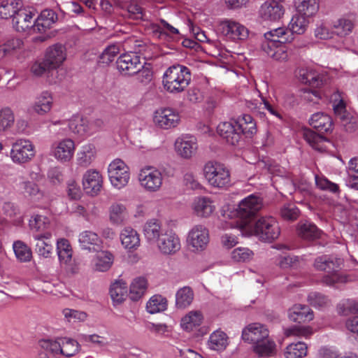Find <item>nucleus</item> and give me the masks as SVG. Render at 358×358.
<instances>
[{
    "instance_id": "nucleus-1",
    "label": "nucleus",
    "mask_w": 358,
    "mask_h": 358,
    "mask_svg": "<svg viewBox=\"0 0 358 358\" xmlns=\"http://www.w3.org/2000/svg\"><path fill=\"white\" fill-rule=\"evenodd\" d=\"M243 234L254 236L263 242H271L278 238L280 229L276 219L271 215L261 216L253 224L244 221L236 225Z\"/></svg>"
},
{
    "instance_id": "nucleus-2",
    "label": "nucleus",
    "mask_w": 358,
    "mask_h": 358,
    "mask_svg": "<svg viewBox=\"0 0 358 358\" xmlns=\"http://www.w3.org/2000/svg\"><path fill=\"white\" fill-rule=\"evenodd\" d=\"M191 81L189 69L182 65H173L164 73L162 84L164 89L173 94H180L185 90Z\"/></svg>"
},
{
    "instance_id": "nucleus-3",
    "label": "nucleus",
    "mask_w": 358,
    "mask_h": 358,
    "mask_svg": "<svg viewBox=\"0 0 358 358\" xmlns=\"http://www.w3.org/2000/svg\"><path fill=\"white\" fill-rule=\"evenodd\" d=\"M343 264L341 258L322 255L315 259L314 267L319 271H324L329 273L324 276L323 282L327 285H334L338 283L347 282L348 277L338 273Z\"/></svg>"
},
{
    "instance_id": "nucleus-4",
    "label": "nucleus",
    "mask_w": 358,
    "mask_h": 358,
    "mask_svg": "<svg viewBox=\"0 0 358 358\" xmlns=\"http://www.w3.org/2000/svg\"><path fill=\"white\" fill-rule=\"evenodd\" d=\"M263 202L262 198L255 195L250 194L243 199L238 203V208L234 210H227L223 214L225 218L233 219L238 217L240 221L232 222L229 224L230 228H236V225L244 221H248V219L255 216L262 208Z\"/></svg>"
},
{
    "instance_id": "nucleus-5",
    "label": "nucleus",
    "mask_w": 358,
    "mask_h": 358,
    "mask_svg": "<svg viewBox=\"0 0 358 358\" xmlns=\"http://www.w3.org/2000/svg\"><path fill=\"white\" fill-rule=\"evenodd\" d=\"M203 175L208 184L215 188L227 189L231 186V174L227 166L217 161H208L203 168Z\"/></svg>"
},
{
    "instance_id": "nucleus-6",
    "label": "nucleus",
    "mask_w": 358,
    "mask_h": 358,
    "mask_svg": "<svg viewBox=\"0 0 358 358\" xmlns=\"http://www.w3.org/2000/svg\"><path fill=\"white\" fill-rule=\"evenodd\" d=\"M103 122L99 120L90 121L78 115L73 116L69 122L66 120H56L52 122L53 126H66L70 131L80 137L87 138L98 131Z\"/></svg>"
},
{
    "instance_id": "nucleus-7",
    "label": "nucleus",
    "mask_w": 358,
    "mask_h": 358,
    "mask_svg": "<svg viewBox=\"0 0 358 358\" xmlns=\"http://www.w3.org/2000/svg\"><path fill=\"white\" fill-rule=\"evenodd\" d=\"M41 348L50 352L54 357L62 355L71 357L80 350L79 343L69 337H59L55 340H44L41 343Z\"/></svg>"
},
{
    "instance_id": "nucleus-8",
    "label": "nucleus",
    "mask_w": 358,
    "mask_h": 358,
    "mask_svg": "<svg viewBox=\"0 0 358 358\" xmlns=\"http://www.w3.org/2000/svg\"><path fill=\"white\" fill-rule=\"evenodd\" d=\"M163 180L162 172L153 166H144L138 173V181L140 186L148 192H159L162 187Z\"/></svg>"
},
{
    "instance_id": "nucleus-9",
    "label": "nucleus",
    "mask_w": 358,
    "mask_h": 358,
    "mask_svg": "<svg viewBox=\"0 0 358 358\" xmlns=\"http://www.w3.org/2000/svg\"><path fill=\"white\" fill-rule=\"evenodd\" d=\"M186 243L193 253L201 254L206 250L210 243L208 229L201 224L193 226L187 233Z\"/></svg>"
},
{
    "instance_id": "nucleus-10",
    "label": "nucleus",
    "mask_w": 358,
    "mask_h": 358,
    "mask_svg": "<svg viewBox=\"0 0 358 358\" xmlns=\"http://www.w3.org/2000/svg\"><path fill=\"white\" fill-rule=\"evenodd\" d=\"M76 143L71 138H63L52 143L50 155L61 164L69 163L73 159Z\"/></svg>"
},
{
    "instance_id": "nucleus-11",
    "label": "nucleus",
    "mask_w": 358,
    "mask_h": 358,
    "mask_svg": "<svg viewBox=\"0 0 358 358\" xmlns=\"http://www.w3.org/2000/svg\"><path fill=\"white\" fill-rule=\"evenodd\" d=\"M108 174L111 185L117 189L126 187L130 180L129 168L120 159H115L109 164Z\"/></svg>"
},
{
    "instance_id": "nucleus-12",
    "label": "nucleus",
    "mask_w": 358,
    "mask_h": 358,
    "mask_svg": "<svg viewBox=\"0 0 358 358\" xmlns=\"http://www.w3.org/2000/svg\"><path fill=\"white\" fill-rule=\"evenodd\" d=\"M220 34L227 41L239 42L246 40L249 30L246 27L233 19H224L219 24Z\"/></svg>"
},
{
    "instance_id": "nucleus-13",
    "label": "nucleus",
    "mask_w": 358,
    "mask_h": 358,
    "mask_svg": "<svg viewBox=\"0 0 358 358\" xmlns=\"http://www.w3.org/2000/svg\"><path fill=\"white\" fill-rule=\"evenodd\" d=\"M35 15V11L30 8H20L13 18V27L17 31L29 35L37 33Z\"/></svg>"
},
{
    "instance_id": "nucleus-14",
    "label": "nucleus",
    "mask_w": 358,
    "mask_h": 358,
    "mask_svg": "<svg viewBox=\"0 0 358 358\" xmlns=\"http://www.w3.org/2000/svg\"><path fill=\"white\" fill-rule=\"evenodd\" d=\"M152 120L156 127L167 130L176 128L180 124V115L173 108H162L154 112Z\"/></svg>"
},
{
    "instance_id": "nucleus-15",
    "label": "nucleus",
    "mask_w": 358,
    "mask_h": 358,
    "mask_svg": "<svg viewBox=\"0 0 358 358\" xmlns=\"http://www.w3.org/2000/svg\"><path fill=\"white\" fill-rule=\"evenodd\" d=\"M35 156V147L27 139H17L12 145L10 157L13 162L23 164L29 162Z\"/></svg>"
},
{
    "instance_id": "nucleus-16",
    "label": "nucleus",
    "mask_w": 358,
    "mask_h": 358,
    "mask_svg": "<svg viewBox=\"0 0 358 358\" xmlns=\"http://www.w3.org/2000/svg\"><path fill=\"white\" fill-rule=\"evenodd\" d=\"M198 148L196 138L189 134H182L174 142L176 153L184 159H190L196 155Z\"/></svg>"
},
{
    "instance_id": "nucleus-17",
    "label": "nucleus",
    "mask_w": 358,
    "mask_h": 358,
    "mask_svg": "<svg viewBox=\"0 0 358 358\" xmlns=\"http://www.w3.org/2000/svg\"><path fill=\"white\" fill-rule=\"evenodd\" d=\"M160 253L165 255L176 254L181 248L179 236L173 231H165L155 243Z\"/></svg>"
},
{
    "instance_id": "nucleus-18",
    "label": "nucleus",
    "mask_w": 358,
    "mask_h": 358,
    "mask_svg": "<svg viewBox=\"0 0 358 358\" xmlns=\"http://www.w3.org/2000/svg\"><path fill=\"white\" fill-rule=\"evenodd\" d=\"M20 185L23 194L32 202L43 208L49 205L50 202L49 195L41 189L36 183L26 180L22 182Z\"/></svg>"
},
{
    "instance_id": "nucleus-19",
    "label": "nucleus",
    "mask_w": 358,
    "mask_h": 358,
    "mask_svg": "<svg viewBox=\"0 0 358 358\" xmlns=\"http://www.w3.org/2000/svg\"><path fill=\"white\" fill-rule=\"evenodd\" d=\"M54 106V99L52 93L45 90L39 93L34 103L29 107V113L38 116H45L49 114Z\"/></svg>"
},
{
    "instance_id": "nucleus-20",
    "label": "nucleus",
    "mask_w": 358,
    "mask_h": 358,
    "mask_svg": "<svg viewBox=\"0 0 358 358\" xmlns=\"http://www.w3.org/2000/svg\"><path fill=\"white\" fill-rule=\"evenodd\" d=\"M83 187L87 194L96 196L103 187V176L96 169H88L83 176Z\"/></svg>"
},
{
    "instance_id": "nucleus-21",
    "label": "nucleus",
    "mask_w": 358,
    "mask_h": 358,
    "mask_svg": "<svg viewBox=\"0 0 358 358\" xmlns=\"http://www.w3.org/2000/svg\"><path fill=\"white\" fill-rule=\"evenodd\" d=\"M357 22V15L354 13H348L341 15L332 22L335 35L345 38L352 33Z\"/></svg>"
},
{
    "instance_id": "nucleus-22",
    "label": "nucleus",
    "mask_w": 358,
    "mask_h": 358,
    "mask_svg": "<svg viewBox=\"0 0 358 358\" xmlns=\"http://www.w3.org/2000/svg\"><path fill=\"white\" fill-rule=\"evenodd\" d=\"M116 64L119 71L122 74L127 76L136 74L142 68L140 57L134 52L120 55Z\"/></svg>"
},
{
    "instance_id": "nucleus-23",
    "label": "nucleus",
    "mask_w": 358,
    "mask_h": 358,
    "mask_svg": "<svg viewBox=\"0 0 358 358\" xmlns=\"http://www.w3.org/2000/svg\"><path fill=\"white\" fill-rule=\"evenodd\" d=\"M191 208L195 216L200 218H208L214 213L217 207L211 198L199 196L193 199Z\"/></svg>"
},
{
    "instance_id": "nucleus-24",
    "label": "nucleus",
    "mask_w": 358,
    "mask_h": 358,
    "mask_svg": "<svg viewBox=\"0 0 358 358\" xmlns=\"http://www.w3.org/2000/svg\"><path fill=\"white\" fill-rule=\"evenodd\" d=\"M332 106L335 115L341 120L346 131L351 133L355 131L358 127L357 120L347 112L345 100L339 99L338 101L333 103Z\"/></svg>"
},
{
    "instance_id": "nucleus-25",
    "label": "nucleus",
    "mask_w": 358,
    "mask_h": 358,
    "mask_svg": "<svg viewBox=\"0 0 358 358\" xmlns=\"http://www.w3.org/2000/svg\"><path fill=\"white\" fill-rule=\"evenodd\" d=\"M44 59L46 65L56 69L60 67L66 59V49L62 44L56 43L48 47L45 51Z\"/></svg>"
},
{
    "instance_id": "nucleus-26",
    "label": "nucleus",
    "mask_w": 358,
    "mask_h": 358,
    "mask_svg": "<svg viewBox=\"0 0 358 358\" xmlns=\"http://www.w3.org/2000/svg\"><path fill=\"white\" fill-rule=\"evenodd\" d=\"M150 30L155 37L161 40L169 41L178 38L180 36L178 29L164 19H160L157 22L152 23Z\"/></svg>"
},
{
    "instance_id": "nucleus-27",
    "label": "nucleus",
    "mask_w": 358,
    "mask_h": 358,
    "mask_svg": "<svg viewBox=\"0 0 358 358\" xmlns=\"http://www.w3.org/2000/svg\"><path fill=\"white\" fill-rule=\"evenodd\" d=\"M295 75L301 83L313 87H321L327 83V78L323 74L318 73L311 68H299L296 70Z\"/></svg>"
},
{
    "instance_id": "nucleus-28",
    "label": "nucleus",
    "mask_w": 358,
    "mask_h": 358,
    "mask_svg": "<svg viewBox=\"0 0 358 358\" xmlns=\"http://www.w3.org/2000/svg\"><path fill=\"white\" fill-rule=\"evenodd\" d=\"M269 331L267 327L259 322H254L247 325L242 331V339L252 345L259 341L267 338Z\"/></svg>"
},
{
    "instance_id": "nucleus-29",
    "label": "nucleus",
    "mask_w": 358,
    "mask_h": 358,
    "mask_svg": "<svg viewBox=\"0 0 358 358\" xmlns=\"http://www.w3.org/2000/svg\"><path fill=\"white\" fill-rule=\"evenodd\" d=\"M52 231L34 234L33 238L36 243V252L43 258H50L53 253V245L51 241Z\"/></svg>"
},
{
    "instance_id": "nucleus-30",
    "label": "nucleus",
    "mask_w": 358,
    "mask_h": 358,
    "mask_svg": "<svg viewBox=\"0 0 358 358\" xmlns=\"http://www.w3.org/2000/svg\"><path fill=\"white\" fill-rule=\"evenodd\" d=\"M114 259V255L111 252L100 250L93 256L90 267L94 272H106L112 267Z\"/></svg>"
},
{
    "instance_id": "nucleus-31",
    "label": "nucleus",
    "mask_w": 358,
    "mask_h": 358,
    "mask_svg": "<svg viewBox=\"0 0 358 358\" xmlns=\"http://www.w3.org/2000/svg\"><path fill=\"white\" fill-rule=\"evenodd\" d=\"M97 149L94 144L87 143L82 145L76 153V164L82 168H87L96 160Z\"/></svg>"
},
{
    "instance_id": "nucleus-32",
    "label": "nucleus",
    "mask_w": 358,
    "mask_h": 358,
    "mask_svg": "<svg viewBox=\"0 0 358 358\" xmlns=\"http://www.w3.org/2000/svg\"><path fill=\"white\" fill-rule=\"evenodd\" d=\"M217 131L218 134L229 144L235 145L241 141V134L238 128L236 127V121L220 123L217 127Z\"/></svg>"
},
{
    "instance_id": "nucleus-33",
    "label": "nucleus",
    "mask_w": 358,
    "mask_h": 358,
    "mask_svg": "<svg viewBox=\"0 0 358 358\" xmlns=\"http://www.w3.org/2000/svg\"><path fill=\"white\" fill-rule=\"evenodd\" d=\"M108 220L115 226L123 225L129 218V211L127 206L121 202H113L108 210Z\"/></svg>"
},
{
    "instance_id": "nucleus-34",
    "label": "nucleus",
    "mask_w": 358,
    "mask_h": 358,
    "mask_svg": "<svg viewBox=\"0 0 358 358\" xmlns=\"http://www.w3.org/2000/svg\"><path fill=\"white\" fill-rule=\"evenodd\" d=\"M285 13V8L282 4L274 1H266L260 7L259 15L264 20H279Z\"/></svg>"
},
{
    "instance_id": "nucleus-35",
    "label": "nucleus",
    "mask_w": 358,
    "mask_h": 358,
    "mask_svg": "<svg viewBox=\"0 0 358 358\" xmlns=\"http://www.w3.org/2000/svg\"><path fill=\"white\" fill-rule=\"evenodd\" d=\"M120 239L123 248L127 251L136 250L141 245L140 236L136 230L126 227L120 234Z\"/></svg>"
},
{
    "instance_id": "nucleus-36",
    "label": "nucleus",
    "mask_w": 358,
    "mask_h": 358,
    "mask_svg": "<svg viewBox=\"0 0 358 358\" xmlns=\"http://www.w3.org/2000/svg\"><path fill=\"white\" fill-rule=\"evenodd\" d=\"M117 6L124 12V16L133 20H143L145 17L143 8L136 0H118Z\"/></svg>"
},
{
    "instance_id": "nucleus-37",
    "label": "nucleus",
    "mask_w": 358,
    "mask_h": 358,
    "mask_svg": "<svg viewBox=\"0 0 358 358\" xmlns=\"http://www.w3.org/2000/svg\"><path fill=\"white\" fill-rule=\"evenodd\" d=\"M264 51L271 58L280 63H285L289 59V53L287 48L280 43H263Z\"/></svg>"
},
{
    "instance_id": "nucleus-38",
    "label": "nucleus",
    "mask_w": 358,
    "mask_h": 358,
    "mask_svg": "<svg viewBox=\"0 0 358 358\" xmlns=\"http://www.w3.org/2000/svg\"><path fill=\"white\" fill-rule=\"evenodd\" d=\"M288 317L292 321L300 323L313 320L314 315L308 306L295 304L289 309Z\"/></svg>"
},
{
    "instance_id": "nucleus-39",
    "label": "nucleus",
    "mask_w": 358,
    "mask_h": 358,
    "mask_svg": "<svg viewBox=\"0 0 358 358\" xmlns=\"http://www.w3.org/2000/svg\"><path fill=\"white\" fill-rule=\"evenodd\" d=\"M203 320V315L200 310H191L181 318L180 327L184 331L191 332L200 327Z\"/></svg>"
},
{
    "instance_id": "nucleus-40",
    "label": "nucleus",
    "mask_w": 358,
    "mask_h": 358,
    "mask_svg": "<svg viewBox=\"0 0 358 358\" xmlns=\"http://www.w3.org/2000/svg\"><path fill=\"white\" fill-rule=\"evenodd\" d=\"M266 41L264 43H289L293 40V36L285 27H278L264 34Z\"/></svg>"
},
{
    "instance_id": "nucleus-41",
    "label": "nucleus",
    "mask_w": 358,
    "mask_h": 358,
    "mask_svg": "<svg viewBox=\"0 0 358 358\" xmlns=\"http://www.w3.org/2000/svg\"><path fill=\"white\" fill-rule=\"evenodd\" d=\"M309 123L320 132H329L333 130L331 117L322 112L313 114L309 119Z\"/></svg>"
},
{
    "instance_id": "nucleus-42",
    "label": "nucleus",
    "mask_w": 358,
    "mask_h": 358,
    "mask_svg": "<svg viewBox=\"0 0 358 358\" xmlns=\"http://www.w3.org/2000/svg\"><path fill=\"white\" fill-rule=\"evenodd\" d=\"M164 231L162 229L160 222L157 220H150L143 226L144 236L146 241L151 244L155 243Z\"/></svg>"
},
{
    "instance_id": "nucleus-43",
    "label": "nucleus",
    "mask_w": 358,
    "mask_h": 358,
    "mask_svg": "<svg viewBox=\"0 0 358 358\" xmlns=\"http://www.w3.org/2000/svg\"><path fill=\"white\" fill-rule=\"evenodd\" d=\"M236 122V127L240 131L241 138H242V134L250 138L257 133L256 122L250 115H243L237 119Z\"/></svg>"
},
{
    "instance_id": "nucleus-44",
    "label": "nucleus",
    "mask_w": 358,
    "mask_h": 358,
    "mask_svg": "<svg viewBox=\"0 0 358 358\" xmlns=\"http://www.w3.org/2000/svg\"><path fill=\"white\" fill-rule=\"evenodd\" d=\"M207 345L210 350L223 351L229 345V337L224 331L215 330L210 335Z\"/></svg>"
},
{
    "instance_id": "nucleus-45",
    "label": "nucleus",
    "mask_w": 358,
    "mask_h": 358,
    "mask_svg": "<svg viewBox=\"0 0 358 358\" xmlns=\"http://www.w3.org/2000/svg\"><path fill=\"white\" fill-rule=\"evenodd\" d=\"M110 295L115 303H121L128 296L127 282L122 279L116 280L110 287Z\"/></svg>"
},
{
    "instance_id": "nucleus-46",
    "label": "nucleus",
    "mask_w": 358,
    "mask_h": 358,
    "mask_svg": "<svg viewBox=\"0 0 358 358\" xmlns=\"http://www.w3.org/2000/svg\"><path fill=\"white\" fill-rule=\"evenodd\" d=\"M296 13L312 17L319 10L318 0H294Z\"/></svg>"
},
{
    "instance_id": "nucleus-47",
    "label": "nucleus",
    "mask_w": 358,
    "mask_h": 358,
    "mask_svg": "<svg viewBox=\"0 0 358 358\" xmlns=\"http://www.w3.org/2000/svg\"><path fill=\"white\" fill-rule=\"evenodd\" d=\"M56 20L57 15L52 10L45 9L43 10L40 15L35 19L37 33L45 32L50 28Z\"/></svg>"
},
{
    "instance_id": "nucleus-48",
    "label": "nucleus",
    "mask_w": 358,
    "mask_h": 358,
    "mask_svg": "<svg viewBox=\"0 0 358 358\" xmlns=\"http://www.w3.org/2000/svg\"><path fill=\"white\" fill-rule=\"evenodd\" d=\"M275 343L270 338H264L252 345V350L259 357H269L274 354Z\"/></svg>"
},
{
    "instance_id": "nucleus-49",
    "label": "nucleus",
    "mask_w": 358,
    "mask_h": 358,
    "mask_svg": "<svg viewBox=\"0 0 358 358\" xmlns=\"http://www.w3.org/2000/svg\"><path fill=\"white\" fill-rule=\"evenodd\" d=\"M309 17L296 13L294 15L288 24V29L293 35V34H303L306 31L310 23Z\"/></svg>"
},
{
    "instance_id": "nucleus-50",
    "label": "nucleus",
    "mask_w": 358,
    "mask_h": 358,
    "mask_svg": "<svg viewBox=\"0 0 358 358\" xmlns=\"http://www.w3.org/2000/svg\"><path fill=\"white\" fill-rule=\"evenodd\" d=\"M194 294L190 287L180 288L176 294V306L178 309H185L192 303Z\"/></svg>"
},
{
    "instance_id": "nucleus-51",
    "label": "nucleus",
    "mask_w": 358,
    "mask_h": 358,
    "mask_svg": "<svg viewBox=\"0 0 358 358\" xmlns=\"http://www.w3.org/2000/svg\"><path fill=\"white\" fill-rule=\"evenodd\" d=\"M303 136L313 149L320 152L326 150L327 139L321 135L316 134L310 129H305L303 131Z\"/></svg>"
},
{
    "instance_id": "nucleus-52",
    "label": "nucleus",
    "mask_w": 358,
    "mask_h": 358,
    "mask_svg": "<svg viewBox=\"0 0 358 358\" xmlns=\"http://www.w3.org/2000/svg\"><path fill=\"white\" fill-rule=\"evenodd\" d=\"M148 288V281L143 277L134 278L129 287V297L132 301H138L145 293Z\"/></svg>"
},
{
    "instance_id": "nucleus-53",
    "label": "nucleus",
    "mask_w": 358,
    "mask_h": 358,
    "mask_svg": "<svg viewBox=\"0 0 358 358\" xmlns=\"http://www.w3.org/2000/svg\"><path fill=\"white\" fill-rule=\"evenodd\" d=\"M22 7L21 0H2L0 1V18L13 17L18 9Z\"/></svg>"
},
{
    "instance_id": "nucleus-54",
    "label": "nucleus",
    "mask_w": 358,
    "mask_h": 358,
    "mask_svg": "<svg viewBox=\"0 0 358 358\" xmlns=\"http://www.w3.org/2000/svg\"><path fill=\"white\" fill-rule=\"evenodd\" d=\"M298 234L302 238L312 241L319 238L322 232L315 224L305 222L299 224Z\"/></svg>"
},
{
    "instance_id": "nucleus-55",
    "label": "nucleus",
    "mask_w": 358,
    "mask_h": 358,
    "mask_svg": "<svg viewBox=\"0 0 358 358\" xmlns=\"http://www.w3.org/2000/svg\"><path fill=\"white\" fill-rule=\"evenodd\" d=\"M57 252L62 265H68L71 262L73 251L69 241L65 238L57 240Z\"/></svg>"
},
{
    "instance_id": "nucleus-56",
    "label": "nucleus",
    "mask_w": 358,
    "mask_h": 358,
    "mask_svg": "<svg viewBox=\"0 0 358 358\" xmlns=\"http://www.w3.org/2000/svg\"><path fill=\"white\" fill-rule=\"evenodd\" d=\"M29 224L30 229L34 232V234L50 231L49 230L50 227V219L42 215H33L29 221Z\"/></svg>"
},
{
    "instance_id": "nucleus-57",
    "label": "nucleus",
    "mask_w": 358,
    "mask_h": 358,
    "mask_svg": "<svg viewBox=\"0 0 358 358\" xmlns=\"http://www.w3.org/2000/svg\"><path fill=\"white\" fill-rule=\"evenodd\" d=\"M167 300L159 294L152 296L146 304V310L150 314H155L166 310Z\"/></svg>"
},
{
    "instance_id": "nucleus-58",
    "label": "nucleus",
    "mask_w": 358,
    "mask_h": 358,
    "mask_svg": "<svg viewBox=\"0 0 358 358\" xmlns=\"http://www.w3.org/2000/svg\"><path fill=\"white\" fill-rule=\"evenodd\" d=\"M308 347L303 342L288 345L285 350V358H303L307 355Z\"/></svg>"
},
{
    "instance_id": "nucleus-59",
    "label": "nucleus",
    "mask_w": 358,
    "mask_h": 358,
    "mask_svg": "<svg viewBox=\"0 0 358 358\" xmlns=\"http://www.w3.org/2000/svg\"><path fill=\"white\" fill-rule=\"evenodd\" d=\"M78 241L80 246L85 250H91L92 246L100 243L99 236L92 231H84L80 234Z\"/></svg>"
},
{
    "instance_id": "nucleus-60",
    "label": "nucleus",
    "mask_w": 358,
    "mask_h": 358,
    "mask_svg": "<svg viewBox=\"0 0 358 358\" xmlns=\"http://www.w3.org/2000/svg\"><path fill=\"white\" fill-rule=\"evenodd\" d=\"M13 248L16 258L22 262H29L32 257L31 249L22 241H17L13 243Z\"/></svg>"
},
{
    "instance_id": "nucleus-61",
    "label": "nucleus",
    "mask_w": 358,
    "mask_h": 358,
    "mask_svg": "<svg viewBox=\"0 0 358 358\" xmlns=\"http://www.w3.org/2000/svg\"><path fill=\"white\" fill-rule=\"evenodd\" d=\"M62 315L66 322L71 324L83 322L87 317L85 312L71 308L63 309Z\"/></svg>"
},
{
    "instance_id": "nucleus-62",
    "label": "nucleus",
    "mask_w": 358,
    "mask_h": 358,
    "mask_svg": "<svg viewBox=\"0 0 358 358\" xmlns=\"http://www.w3.org/2000/svg\"><path fill=\"white\" fill-rule=\"evenodd\" d=\"M284 333L287 337L308 338L313 334V331L308 326L295 325L285 329Z\"/></svg>"
},
{
    "instance_id": "nucleus-63",
    "label": "nucleus",
    "mask_w": 358,
    "mask_h": 358,
    "mask_svg": "<svg viewBox=\"0 0 358 358\" xmlns=\"http://www.w3.org/2000/svg\"><path fill=\"white\" fill-rule=\"evenodd\" d=\"M15 122V115L8 107L0 110V130L5 131L10 128Z\"/></svg>"
},
{
    "instance_id": "nucleus-64",
    "label": "nucleus",
    "mask_w": 358,
    "mask_h": 358,
    "mask_svg": "<svg viewBox=\"0 0 358 358\" xmlns=\"http://www.w3.org/2000/svg\"><path fill=\"white\" fill-rule=\"evenodd\" d=\"M316 186L321 190L327 191L333 194L340 192L339 187L336 183L329 180L323 176L316 175L315 176Z\"/></svg>"
}]
</instances>
